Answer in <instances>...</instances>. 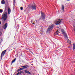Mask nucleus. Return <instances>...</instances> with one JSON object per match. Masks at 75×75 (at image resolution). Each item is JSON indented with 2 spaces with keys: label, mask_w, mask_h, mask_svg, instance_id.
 Returning <instances> with one entry per match:
<instances>
[{
  "label": "nucleus",
  "mask_w": 75,
  "mask_h": 75,
  "mask_svg": "<svg viewBox=\"0 0 75 75\" xmlns=\"http://www.w3.org/2000/svg\"><path fill=\"white\" fill-rule=\"evenodd\" d=\"M15 3H16V1L15 0H13V5L15 6Z\"/></svg>",
  "instance_id": "nucleus-20"
},
{
  "label": "nucleus",
  "mask_w": 75,
  "mask_h": 75,
  "mask_svg": "<svg viewBox=\"0 0 75 75\" xmlns=\"http://www.w3.org/2000/svg\"><path fill=\"white\" fill-rule=\"evenodd\" d=\"M74 31H75V26L74 27Z\"/></svg>",
  "instance_id": "nucleus-26"
},
{
  "label": "nucleus",
  "mask_w": 75,
  "mask_h": 75,
  "mask_svg": "<svg viewBox=\"0 0 75 75\" xmlns=\"http://www.w3.org/2000/svg\"><path fill=\"white\" fill-rule=\"evenodd\" d=\"M7 13L6 12H5L4 14L2 15V18L3 19L4 21H5L7 20Z\"/></svg>",
  "instance_id": "nucleus-2"
},
{
  "label": "nucleus",
  "mask_w": 75,
  "mask_h": 75,
  "mask_svg": "<svg viewBox=\"0 0 75 75\" xmlns=\"http://www.w3.org/2000/svg\"><path fill=\"white\" fill-rule=\"evenodd\" d=\"M19 74H20V72H18V73L17 74H16V75H19Z\"/></svg>",
  "instance_id": "nucleus-23"
},
{
  "label": "nucleus",
  "mask_w": 75,
  "mask_h": 75,
  "mask_svg": "<svg viewBox=\"0 0 75 75\" xmlns=\"http://www.w3.org/2000/svg\"><path fill=\"white\" fill-rule=\"evenodd\" d=\"M23 8L22 7H21V10H23Z\"/></svg>",
  "instance_id": "nucleus-22"
},
{
  "label": "nucleus",
  "mask_w": 75,
  "mask_h": 75,
  "mask_svg": "<svg viewBox=\"0 0 75 75\" xmlns=\"http://www.w3.org/2000/svg\"><path fill=\"white\" fill-rule=\"evenodd\" d=\"M35 23H33V24H34V25H35Z\"/></svg>",
  "instance_id": "nucleus-27"
},
{
  "label": "nucleus",
  "mask_w": 75,
  "mask_h": 75,
  "mask_svg": "<svg viewBox=\"0 0 75 75\" xmlns=\"http://www.w3.org/2000/svg\"><path fill=\"white\" fill-rule=\"evenodd\" d=\"M6 8H5V10H6Z\"/></svg>",
  "instance_id": "nucleus-29"
},
{
  "label": "nucleus",
  "mask_w": 75,
  "mask_h": 75,
  "mask_svg": "<svg viewBox=\"0 0 75 75\" xmlns=\"http://www.w3.org/2000/svg\"><path fill=\"white\" fill-rule=\"evenodd\" d=\"M1 3L2 4H5V1H4V0H3L1 1Z\"/></svg>",
  "instance_id": "nucleus-14"
},
{
  "label": "nucleus",
  "mask_w": 75,
  "mask_h": 75,
  "mask_svg": "<svg viewBox=\"0 0 75 75\" xmlns=\"http://www.w3.org/2000/svg\"><path fill=\"white\" fill-rule=\"evenodd\" d=\"M6 50H5L3 51L2 52V53L1 54V59H2L4 55V54L6 53Z\"/></svg>",
  "instance_id": "nucleus-7"
},
{
  "label": "nucleus",
  "mask_w": 75,
  "mask_h": 75,
  "mask_svg": "<svg viewBox=\"0 0 75 75\" xmlns=\"http://www.w3.org/2000/svg\"><path fill=\"white\" fill-rule=\"evenodd\" d=\"M8 14H10V13H11V10H10V8H8Z\"/></svg>",
  "instance_id": "nucleus-12"
},
{
  "label": "nucleus",
  "mask_w": 75,
  "mask_h": 75,
  "mask_svg": "<svg viewBox=\"0 0 75 75\" xmlns=\"http://www.w3.org/2000/svg\"><path fill=\"white\" fill-rule=\"evenodd\" d=\"M73 50H74L75 49V44H73Z\"/></svg>",
  "instance_id": "nucleus-16"
},
{
  "label": "nucleus",
  "mask_w": 75,
  "mask_h": 75,
  "mask_svg": "<svg viewBox=\"0 0 75 75\" xmlns=\"http://www.w3.org/2000/svg\"><path fill=\"white\" fill-rule=\"evenodd\" d=\"M31 9L32 10H36V6H35V4H33L31 6Z\"/></svg>",
  "instance_id": "nucleus-6"
},
{
  "label": "nucleus",
  "mask_w": 75,
  "mask_h": 75,
  "mask_svg": "<svg viewBox=\"0 0 75 75\" xmlns=\"http://www.w3.org/2000/svg\"><path fill=\"white\" fill-rule=\"evenodd\" d=\"M25 72L27 74H31V73L28 70H25Z\"/></svg>",
  "instance_id": "nucleus-11"
},
{
  "label": "nucleus",
  "mask_w": 75,
  "mask_h": 75,
  "mask_svg": "<svg viewBox=\"0 0 75 75\" xmlns=\"http://www.w3.org/2000/svg\"><path fill=\"white\" fill-rule=\"evenodd\" d=\"M59 33L58 30H57V31H56V32L54 33V34L55 35H59V34H58Z\"/></svg>",
  "instance_id": "nucleus-10"
},
{
  "label": "nucleus",
  "mask_w": 75,
  "mask_h": 75,
  "mask_svg": "<svg viewBox=\"0 0 75 75\" xmlns=\"http://www.w3.org/2000/svg\"><path fill=\"white\" fill-rule=\"evenodd\" d=\"M53 27L54 26H53V25L50 26L49 27L48 29L47 30V33L50 32L51 31H52V29H53Z\"/></svg>",
  "instance_id": "nucleus-3"
},
{
  "label": "nucleus",
  "mask_w": 75,
  "mask_h": 75,
  "mask_svg": "<svg viewBox=\"0 0 75 75\" xmlns=\"http://www.w3.org/2000/svg\"><path fill=\"white\" fill-rule=\"evenodd\" d=\"M3 9H0V13H3Z\"/></svg>",
  "instance_id": "nucleus-18"
},
{
  "label": "nucleus",
  "mask_w": 75,
  "mask_h": 75,
  "mask_svg": "<svg viewBox=\"0 0 75 75\" xmlns=\"http://www.w3.org/2000/svg\"><path fill=\"white\" fill-rule=\"evenodd\" d=\"M61 31L62 33V34H66V33H65V31H64V29H62L61 30Z\"/></svg>",
  "instance_id": "nucleus-8"
},
{
  "label": "nucleus",
  "mask_w": 75,
  "mask_h": 75,
  "mask_svg": "<svg viewBox=\"0 0 75 75\" xmlns=\"http://www.w3.org/2000/svg\"><path fill=\"white\" fill-rule=\"evenodd\" d=\"M16 71L15 72V73H16Z\"/></svg>",
  "instance_id": "nucleus-31"
},
{
  "label": "nucleus",
  "mask_w": 75,
  "mask_h": 75,
  "mask_svg": "<svg viewBox=\"0 0 75 75\" xmlns=\"http://www.w3.org/2000/svg\"><path fill=\"white\" fill-rule=\"evenodd\" d=\"M43 32H44V31H43V30H42V31H41V33H40V34H41V35H42V34H43V33H43Z\"/></svg>",
  "instance_id": "nucleus-21"
},
{
  "label": "nucleus",
  "mask_w": 75,
  "mask_h": 75,
  "mask_svg": "<svg viewBox=\"0 0 75 75\" xmlns=\"http://www.w3.org/2000/svg\"><path fill=\"white\" fill-rule=\"evenodd\" d=\"M62 10H63V11H64V5H62Z\"/></svg>",
  "instance_id": "nucleus-17"
},
{
  "label": "nucleus",
  "mask_w": 75,
  "mask_h": 75,
  "mask_svg": "<svg viewBox=\"0 0 75 75\" xmlns=\"http://www.w3.org/2000/svg\"><path fill=\"white\" fill-rule=\"evenodd\" d=\"M16 60V58H15L14 59L12 62L11 64H13V63H14V62H15Z\"/></svg>",
  "instance_id": "nucleus-15"
},
{
  "label": "nucleus",
  "mask_w": 75,
  "mask_h": 75,
  "mask_svg": "<svg viewBox=\"0 0 75 75\" xmlns=\"http://www.w3.org/2000/svg\"><path fill=\"white\" fill-rule=\"evenodd\" d=\"M19 73L20 74H23V73H24V72L22 71H19Z\"/></svg>",
  "instance_id": "nucleus-19"
},
{
  "label": "nucleus",
  "mask_w": 75,
  "mask_h": 75,
  "mask_svg": "<svg viewBox=\"0 0 75 75\" xmlns=\"http://www.w3.org/2000/svg\"><path fill=\"white\" fill-rule=\"evenodd\" d=\"M64 38L66 39V40H67L68 39V36H67V35L66 34V33L65 34H64Z\"/></svg>",
  "instance_id": "nucleus-13"
},
{
  "label": "nucleus",
  "mask_w": 75,
  "mask_h": 75,
  "mask_svg": "<svg viewBox=\"0 0 75 75\" xmlns=\"http://www.w3.org/2000/svg\"><path fill=\"white\" fill-rule=\"evenodd\" d=\"M18 70L17 72H19V71H22V70H24L25 69H27V68H29V66L28 65H26L25 66H22Z\"/></svg>",
  "instance_id": "nucleus-1"
},
{
  "label": "nucleus",
  "mask_w": 75,
  "mask_h": 75,
  "mask_svg": "<svg viewBox=\"0 0 75 75\" xmlns=\"http://www.w3.org/2000/svg\"><path fill=\"white\" fill-rule=\"evenodd\" d=\"M1 33L0 32V36H1Z\"/></svg>",
  "instance_id": "nucleus-25"
},
{
  "label": "nucleus",
  "mask_w": 75,
  "mask_h": 75,
  "mask_svg": "<svg viewBox=\"0 0 75 75\" xmlns=\"http://www.w3.org/2000/svg\"><path fill=\"white\" fill-rule=\"evenodd\" d=\"M62 19H58V21H55L54 22L55 23V24L56 25H58V24H60L61 23V22H62Z\"/></svg>",
  "instance_id": "nucleus-4"
},
{
  "label": "nucleus",
  "mask_w": 75,
  "mask_h": 75,
  "mask_svg": "<svg viewBox=\"0 0 75 75\" xmlns=\"http://www.w3.org/2000/svg\"><path fill=\"white\" fill-rule=\"evenodd\" d=\"M41 16L42 19L44 20L45 18V14L44 13L41 12Z\"/></svg>",
  "instance_id": "nucleus-5"
},
{
  "label": "nucleus",
  "mask_w": 75,
  "mask_h": 75,
  "mask_svg": "<svg viewBox=\"0 0 75 75\" xmlns=\"http://www.w3.org/2000/svg\"><path fill=\"white\" fill-rule=\"evenodd\" d=\"M70 0H67V1H69Z\"/></svg>",
  "instance_id": "nucleus-28"
},
{
  "label": "nucleus",
  "mask_w": 75,
  "mask_h": 75,
  "mask_svg": "<svg viewBox=\"0 0 75 75\" xmlns=\"http://www.w3.org/2000/svg\"><path fill=\"white\" fill-rule=\"evenodd\" d=\"M7 23H6V24L4 25V29H6L7 27Z\"/></svg>",
  "instance_id": "nucleus-9"
},
{
  "label": "nucleus",
  "mask_w": 75,
  "mask_h": 75,
  "mask_svg": "<svg viewBox=\"0 0 75 75\" xmlns=\"http://www.w3.org/2000/svg\"><path fill=\"white\" fill-rule=\"evenodd\" d=\"M1 22L0 21V25H1Z\"/></svg>",
  "instance_id": "nucleus-24"
},
{
  "label": "nucleus",
  "mask_w": 75,
  "mask_h": 75,
  "mask_svg": "<svg viewBox=\"0 0 75 75\" xmlns=\"http://www.w3.org/2000/svg\"><path fill=\"white\" fill-rule=\"evenodd\" d=\"M35 21H37V20H35Z\"/></svg>",
  "instance_id": "nucleus-30"
}]
</instances>
